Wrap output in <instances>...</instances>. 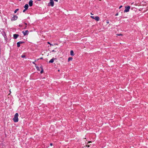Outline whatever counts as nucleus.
Wrapping results in <instances>:
<instances>
[{"instance_id":"f257e3e1","label":"nucleus","mask_w":148,"mask_h":148,"mask_svg":"<svg viewBox=\"0 0 148 148\" xmlns=\"http://www.w3.org/2000/svg\"><path fill=\"white\" fill-rule=\"evenodd\" d=\"M18 113H16L14 116V117L13 119L14 122H18Z\"/></svg>"},{"instance_id":"f03ea898","label":"nucleus","mask_w":148,"mask_h":148,"mask_svg":"<svg viewBox=\"0 0 148 148\" xmlns=\"http://www.w3.org/2000/svg\"><path fill=\"white\" fill-rule=\"evenodd\" d=\"M54 1L53 0H50V2L48 3L49 6H51L52 7L54 5Z\"/></svg>"},{"instance_id":"7ed1b4c3","label":"nucleus","mask_w":148,"mask_h":148,"mask_svg":"<svg viewBox=\"0 0 148 148\" xmlns=\"http://www.w3.org/2000/svg\"><path fill=\"white\" fill-rule=\"evenodd\" d=\"M130 6H128L127 7H125V9L124 10V12H129V10H130Z\"/></svg>"},{"instance_id":"20e7f679","label":"nucleus","mask_w":148,"mask_h":148,"mask_svg":"<svg viewBox=\"0 0 148 148\" xmlns=\"http://www.w3.org/2000/svg\"><path fill=\"white\" fill-rule=\"evenodd\" d=\"M18 18V16L16 15H14L13 17L11 18L12 21H15Z\"/></svg>"},{"instance_id":"39448f33","label":"nucleus","mask_w":148,"mask_h":148,"mask_svg":"<svg viewBox=\"0 0 148 148\" xmlns=\"http://www.w3.org/2000/svg\"><path fill=\"white\" fill-rule=\"evenodd\" d=\"M22 33L23 34V35L24 36H25L28 34L29 33V32L27 30L25 31H23L22 32Z\"/></svg>"},{"instance_id":"423d86ee","label":"nucleus","mask_w":148,"mask_h":148,"mask_svg":"<svg viewBox=\"0 0 148 148\" xmlns=\"http://www.w3.org/2000/svg\"><path fill=\"white\" fill-rule=\"evenodd\" d=\"M33 1L32 0H30L29 2V4L30 6H32L33 5Z\"/></svg>"},{"instance_id":"0eeeda50","label":"nucleus","mask_w":148,"mask_h":148,"mask_svg":"<svg viewBox=\"0 0 148 148\" xmlns=\"http://www.w3.org/2000/svg\"><path fill=\"white\" fill-rule=\"evenodd\" d=\"M18 36L19 35L18 34H14L13 35L14 38L15 39H16Z\"/></svg>"},{"instance_id":"6e6552de","label":"nucleus","mask_w":148,"mask_h":148,"mask_svg":"<svg viewBox=\"0 0 148 148\" xmlns=\"http://www.w3.org/2000/svg\"><path fill=\"white\" fill-rule=\"evenodd\" d=\"M94 19L96 21H98L99 20V17L96 16L95 17Z\"/></svg>"},{"instance_id":"1a4fd4ad","label":"nucleus","mask_w":148,"mask_h":148,"mask_svg":"<svg viewBox=\"0 0 148 148\" xmlns=\"http://www.w3.org/2000/svg\"><path fill=\"white\" fill-rule=\"evenodd\" d=\"M56 58H53L52 59H51L49 61V63H53V62H54V59H55Z\"/></svg>"},{"instance_id":"9d476101","label":"nucleus","mask_w":148,"mask_h":148,"mask_svg":"<svg viewBox=\"0 0 148 148\" xmlns=\"http://www.w3.org/2000/svg\"><path fill=\"white\" fill-rule=\"evenodd\" d=\"M28 7V4H26L25 5L24 8H25V9H27Z\"/></svg>"},{"instance_id":"9b49d317","label":"nucleus","mask_w":148,"mask_h":148,"mask_svg":"<svg viewBox=\"0 0 148 148\" xmlns=\"http://www.w3.org/2000/svg\"><path fill=\"white\" fill-rule=\"evenodd\" d=\"M70 54H71V56H74V52L73 50H71V51Z\"/></svg>"},{"instance_id":"f8f14e48","label":"nucleus","mask_w":148,"mask_h":148,"mask_svg":"<svg viewBox=\"0 0 148 148\" xmlns=\"http://www.w3.org/2000/svg\"><path fill=\"white\" fill-rule=\"evenodd\" d=\"M73 59V58L72 57H69L68 59V61L69 62L70 60H72Z\"/></svg>"},{"instance_id":"ddd939ff","label":"nucleus","mask_w":148,"mask_h":148,"mask_svg":"<svg viewBox=\"0 0 148 148\" xmlns=\"http://www.w3.org/2000/svg\"><path fill=\"white\" fill-rule=\"evenodd\" d=\"M40 68H41V69H42V70L40 71V73H42L43 72V69H42V66H41L40 67Z\"/></svg>"},{"instance_id":"4468645a","label":"nucleus","mask_w":148,"mask_h":148,"mask_svg":"<svg viewBox=\"0 0 148 148\" xmlns=\"http://www.w3.org/2000/svg\"><path fill=\"white\" fill-rule=\"evenodd\" d=\"M17 47H19L20 46V44L18 42L17 43Z\"/></svg>"},{"instance_id":"2eb2a0df","label":"nucleus","mask_w":148,"mask_h":148,"mask_svg":"<svg viewBox=\"0 0 148 148\" xmlns=\"http://www.w3.org/2000/svg\"><path fill=\"white\" fill-rule=\"evenodd\" d=\"M36 69H37V70L39 71H40V68H39V67L36 66Z\"/></svg>"},{"instance_id":"dca6fc26","label":"nucleus","mask_w":148,"mask_h":148,"mask_svg":"<svg viewBox=\"0 0 148 148\" xmlns=\"http://www.w3.org/2000/svg\"><path fill=\"white\" fill-rule=\"evenodd\" d=\"M18 9H16L14 11V12L15 13H16L18 11Z\"/></svg>"},{"instance_id":"f3484780","label":"nucleus","mask_w":148,"mask_h":148,"mask_svg":"<svg viewBox=\"0 0 148 148\" xmlns=\"http://www.w3.org/2000/svg\"><path fill=\"white\" fill-rule=\"evenodd\" d=\"M20 44H23V43H24V42H22V41H19V42H18Z\"/></svg>"},{"instance_id":"a211bd4d","label":"nucleus","mask_w":148,"mask_h":148,"mask_svg":"<svg viewBox=\"0 0 148 148\" xmlns=\"http://www.w3.org/2000/svg\"><path fill=\"white\" fill-rule=\"evenodd\" d=\"M22 58H23L25 57V55H22L21 56Z\"/></svg>"},{"instance_id":"6ab92c4d","label":"nucleus","mask_w":148,"mask_h":148,"mask_svg":"<svg viewBox=\"0 0 148 148\" xmlns=\"http://www.w3.org/2000/svg\"><path fill=\"white\" fill-rule=\"evenodd\" d=\"M91 17L93 19H94V18H95V17L94 16H91Z\"/></svg>"},{"instance_id":"aec40b11","label":"nucleus","mask_w":148,"mask_h":148,"mask_svg":"<svg viewBox=\"0 0 148 148\" xmlns=\"http://www.w3.org/2000/svg\"><path fill=\"white\" fill-rule=\"evenodd\" d=\"M27 9H25L23 11V12H24Z\"/></svg>"},{"instance_id":"412c9836","label":"nucleus","mask_w":148,"mask_h":148,"mask_svg":"<svg viewBox=\"0 0 148 148\" xmlns=\"http://www.w3.org/2000/svg\"><path fill=\"white\" fill-rule=\"evenodd\" d=\"M117 35H118L119 36H122V34H117Z\"/></svg>"},{"instance_id":"4be33fe9","label":"nucleus","mask_w":148,"mask_h":148,"mask_svg":"<svg viewBox=\"0 0 148 148\" xmlns=\"http://www.w3.org/2000/svg\"><path fill=\"white\" fill-rule=\"evenodd\" d=\"M48 44H50L51 45H52V44H51L50 42H48Z\"/></svg>"},{"instance_id":"5701e85b","label":"nucleus","mask_w":148,"mask_h":148,"mask_svg":"<svg viewBox=\"0 0 148 148\" xmlns=\"http://www.w3.org/2000/svg\"><path fill=\"white\" fill-rule=\"evenodd\" d=\"M122 7V5L120 6L119 7V9H120Z\"/></svg>"},{"instance_id":"b1692460","label":"nucleus","mask_w":148,"mask_h":148,"mask_svg":"<svg viewBox=\"0 0 148 148\" xmlns=\"http://www.w3.org/2000/svg\"><path fill=\"white\" fill-rule=\"evenodd\" d=\"M19 27H22V25H19Z\"/></svg>"},{"instance_id":"393cba45","label":"nucleus","mask_w":148,"mask_h":148,"mask_svg":"<svg viewBox=\"0 0 148 148\" xmlns=\"http://www.w3.org/2000/svg\"><path fill=\"white\" fill-rule=\"evenodd\" d=\"M26 28H27V26H26H26H25V27H24V29H26Z\"/></svg>"},{"instance_id":"a878e982","label":"nucleus","mask_w":148,"mask_h":148,"mask_svg":"<svg viewBox=\"0 0 148 148\" xmlns=\"http://www.w3.org/2000/svg\"><path fill=\"white\" fill-rule=\"evenodd\" d=\"M118 15V13H116V14L115 16H117Z\"/></svg>"},{"instance_id":"bb28decb","label":"nucleus","mask_w":148,"mask_h":148,"mask_svg":"<svg viewBox=\"0 0 148 148\" xmlns=\"http://www.w3.org/2000/svg\"><path fill=\"white\" fill-rule=\"evenodd\" d=\"M50 145L51 146H52L53 145L52 143H51L50 144Z\"/></svg>"},{"instance_id":"cd10ccee","label":"nucleus","mask_w":148,"mask_h":148,"mask_svg":"<svg viewBox=\"0 0 148 148\" xmlns=\"http://www.w3.org/2000/svg\"><path fill=\"white\" fill-rule=\"evenodd\" d=\"M55 1H56V2H58V0H54Z\"/></svg>"},{"instance_id":"c85d7f7f","label":"nucleus","mask_w":148,"mask_h":148,"mask_svg":"<svg viewBox=\"0 0 148 148\" xmlns=\"http://www.w3.org/2000/svg\"><path fill=\"white\" fill-rule=\"evenodd\" d=\"M25 24L26 25H27V23H25Z\"/></svg>"},{"instance_id":"c756f323","label":"nucleus","mask_w":148,"mask_h":148,"mask_svg":"<svg viewBox=\"0 0 148 148\" xmlns=\"http://www.w3.org/2000/svg\"><path fill=\"white\" fill-rule=\"evenodd\" d=\"M40 59H42V58H40Z\"/></svg>"},{"instance_id":"7c9ffc66","label":"nucleus","mask_w":148,"mask_h":148,"mask_svg":"<svg viewBox=\"0 0 148 148\" xmlns=\"http://www.w3.org/2000/svg\"><path fill=\"white\" fill-rule=\"evenodd\" d=\"M91 141H89V142H88V143H91Z\"/></svg>"},{"instance_id":"2f4dec72","label":"nucleus","mask_w":148,"mask_h":148,"mask_svg":"<svg viewBox=\"0 0 148 148\" xmlns=\"http://www.w3.org/2000/svg\"><path fill=\"white\" fill-rule=\"evenodd\" d=\"M33 63L35 64H36L34 62H33Z\"/></svg>"},{"instance_id":"473e14b6","label":"nucleus","mask_w":148,"mask_h":148,"mask_svg":"<svg viewBox=\"0 0 148 148\" xmlns=\"http://www.w3.org/2000/svg\"><path fill=\"white\" fill-rule=\"evenodd\" d=\"M86 146H87V145H86ZM88 147H89V145H88Z\"/></svg>"},{"instance_id":"72a5a7b5","label":"nucleus","mask_w":148,"mask_h":148,"mask_svg":"<svg viewBox=\"0 0 148 148\" xmlns=\"http://www.w3.org/2000/svg\"><path fill=\"white\" fill-rule=\"evenodd\" d=\"M54 51V50H53L52 51Z\"/></svg>"},{"instance_id":"f704fd0d","label":"nucleus","mask_w":148,"mask_h":148,"mask_svg":"<svg viewBox=\"0 0 148 148\" xmlns=\"http://www.w3.org/2000/svg\"><path fill=\"white\" fill-rule=\"evenodd\" d=\"M91 14H92V15H93V14H92L91 13Z\"/></svg>"},{"instance_id":"c9c22d12","label":"nucleus","mask_w":148,"mask_h":148,"mask_svg":"<svg viewBox=\"0 0 148 148\" xmlns=\"http://www.w3.org/2000/svg\"><path fill=\"white\" fill-rule=\"evenodd\" d=\"M107 23H109V22H107Z\"/></svg>"}]
</instances>
